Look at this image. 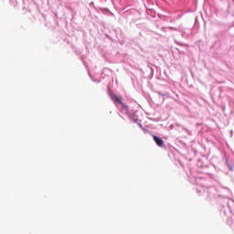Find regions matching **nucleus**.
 Here are the masks:
<instances>
[{"label": "nucleus", "instance_id": "nucleus-1", "mask_svg": "<svg viewBox=\"0 0 234 234\" xmlns=\"http://www.w3.org/2000/svg\"><path fill=\"white\" fill-rule=\"evenodd\" d=\"M197 193L198 195H204L207 193V198L213 202H217L219 207L220 215L224 217H229L231 215V204L233 200L229 197H231V189L228 186L222 185L216 186H200L197 188Z\"/></svg>", "mask_w": 234, "mask_h": 234}, {"label": "nucleus", "instance_id": "nucleus-2", "mask_svg": "<svg viewBox=\"0 0 234 234\" xmlns=\"http://www.w3.org/2000/svg\"><path fill=\"white\" fill-rule=\"evenodd\" d=\"M217 40L210 47V50H221L222 52H228L229 50V43L233 37L228 30H220L216 34Z\"/></svg>", "mask_w": 234, "mask_h": 234}, {"label": "nucleus", "instance_id": "nucleus-3", "mask_svg": "<svg viewBox=\"0 0 234 234\" xmlns=\"http://www.w3.org/2000/svg\"><path fill=\"white\" fill-rule=\"evenodd\" d=\"M109 96L112 101H113L114 105L116 106L121 105L122 107L121 112H123L124 111L125 114L128 116L131 122H133V123H138V122H140V119H138V115L136 114V112H134V110L129 109V105L122 101V97H119L114 92H109Z\"/></svg>", "mask_w": 234, "mask_h": 234}, {"label": "nucleus", "instance_id": "nucleus-4", "mask_svg": "<svg viewBox=\"0 0 234 234\" xmlns=\"http://www.w3.org/2000/svg\"><path fill=\"white\" fill-rule=\"evenodd\" d=\"M197 173H198L197 170L190 169L189 174H187V176L190 180H193L194 178V184H197L198 186V182H200V180H204V178L197 176Z\"/></svg>", "mask_w": 234, "mask_h": 234}, {"label": "nucleus", "instance_id": "nucleus-5", "mask_svg": "<svg viewBox=\"0 0 234 234\" xmlns=\"http://www.w3.org/2000/svg\"><path fill=\"white\" fill-rule=\"evenodd\" d=\"M152 136L157 147H165V142L164 141V139H162V137L155 134H152Z\"/></svg>", "mask_w": 234, "mask_h": 234}, {"label": "nucleus", "instance_id": "nucleus-6", "mask_svg": "<svg viewBox=\"0 0 234 234\" xmlns=\"http://www.w3.org/2000/svg\"><path fill=\"white\" fill-rule=\"evenodd\" d=\"M223 160L225 162V165L228 167L229 171H231L233 173L234 167H233V162L229 161L227 156L223 157Z\"/></svg>", "mask_w": 234, "mask_h": 234}, {"label": "nucleus", "instance_id": "nucleus-7", "mask_svg": "<svg viewBox=\"0 0 234 234\" xmlns=\"http://www.w3.org/2000/svg\"><path fill=\"white\" fill-rule=\"evenodd\" d=\"M176 127H182L183 131H185V133H186L188 136H191L193 134V133L189 129L182 126L180 123H176Z\"/></svg>", "mask_w": 234, "mask_h": 234}, {"label": "nucleus", "instance_id": "nucleus-8", "mask_svg": "<svg viewBox=\"0 0 234 234\" xmlns=\"http://www.w3.org/2000/svg\"><path fill=\"white\" fill-rule=\"evenodd\" d=\"M134 123H137L138 127H140V129H143L144 133H148V134H151V131H149L148 129L144 128V125L142 124V122H139L137 121V122H134Z\"/></svg>", "mask_w": 234, "mask_h": 234}, {"label": "nucleus", "instance_id": "nucleus-9", "mask_svg": "<svg viewBox=\"0 0 234 234\" xmlns=\"http://www.w3.org/2000/svg\"><path fill=\"white\" fill-rule=\"evenodd\" d=\"M148 16H151V17H156V11L154 9H147Z\"/></svg>", "mask_w": 234, "mask_h": 234}, {"label": "nucleus", "instance_id": "nucleus-10", "mask_svg": "<svg viewBox=\"0 0 234 234\" xmlns=\"http://www.w3.org/2000/svg\"><path fill=\"white\" fill-rule=\"evenodd\" d=\"M73 51L75 52V54H76L77 56H81V49H80V48H73Z\"/></svg>", "mask_w": 234, "mask_h": 234}, {"label": "nucleus", "instance_id": "nucleus-11", "mask_svg": "<svg viewBox=\"0 0 234 234\" xmlns=\"http://www.w3.org/2000/svg\"><path fill=\"white\" fill-rule=\"evenodd\" d=\"M158 96H162L163 100H165L167 98V93H163L162 91H157L156 92Z\"/></svg>", "mask_w": 234, "mask_h": 234}, {"label": "nucleus", "instance_id": "nucleus-12", "mask_svg": "<svg viewBox=\"0 0 234 234\" xmlns=\"http://www.w3.org/2000/svg\"><path fill=\"white\" fill-rule=\"evenodd\" d=\"M70 11H71L72 19H74V17L76 16V10H74L73 8H70Z\"/></svg>", "mask_w": 234, "mask_h": 234}, {"label": "nucleus", "instance_id": "nucleus-13", "mask_svg": "<svg viewBox=\"0 0 234 234\" xmlns=\"http://www.w3.org/2000/svg\"><path fill=\"white\" fill-rule=\"evenodd\" d=\"M90 78L91 81H93L94 83H100V80L92 78V76L90 74Z\"/></svg>", "mask_w": 234, "mask_h": 234}, {"label": "nucleus", "instance_id": "nucleus-14", "mask_svg": "<svg viewBox=\"0 0 234 234\" xmlns=\"http://www.w3.org/2000/svg\"><path fill=\"white\" fill-rule=\"evenodd\" d=\"M148 68L150 69V74L151 76H154V69H153L152 67H149Z\"/></svg>", "mask_w": 234, "mask_h": 234}, {"label": "nucleus", "instance_id": "nucleus-15", "mask_svg": "<svg viewBox=\"0 0 234 234\" xmlns=\"http://www.w3.org/2000/svg\"><path fill=\"white\" fill-rule=\"evenodd\" d=\"M9 1L11 3L12 6H16V5H17V1H16V0H9Z\"/></svg>", "mask_w": 234, "mask_h": 234}, {"label": "nucleus", "instance_id": "nucleus-16", "mask_svg": "<svg viewBox=\"0 0 234 234\" xmlns=\"http://www.w3.org/2000/svg\"><path fill=\"white\" fill-rule=\"evenodd\" d=\"M197 167H204V165H202V160L197 161Z\"/></svg>", "mask_w": 234, "mask_h": 234}, {"label": "nucleus", "instance_id": "nucleus-17", "mask_svg": "<svg viewBox=\"0 0 234 234\" xmlns=\"http://www.w3.org/2000/svg\"><path fill=\"white\" fill-rule=\"evenodd\" d=\"M175 43H176V45H181V46H184V47H187V45L182 44V43H180V42H178V41H176V40H175Z\"/></svg>", "mask_w": 234, "mask_h": 234}, {"label": "nucleus", "instance_id": "nucleus-18", "mask_svg": "<svg viewBox=\"0 0 234 234\" xmlns=\"http://www.w3.org/2000/svg\"><path fill=\"white\" fill-rule=\"evenodd\" d=\"M231 222H233V220H232V218H228V224L229 225V226H231Z\"/></svg>", "mask_w": 234, "mask_h": 234}, {"label": "nucleus", "instance_id": "nucleus-19", "mask_svg": "<svg viewBox=\"0 0 234 234\" xmlns=\"http://www.w3.org/2000/svg\"><path fill=\"white\" fill-rule=\"evenodd\" d=\"M105 37H107V39H110V41H112V37L111 36H109V34H106Z\"/></svg>", "mask_w": 234, "mask_h": 234}, {"label": "nucleus", "instance_id": "nucleus-20", "mask_svg": "<svg viewBox=\"0 0 234 234\" xmlns=\"http://www.w3.org/2000/svg\"><path fill=\"white\" fill-rule=\"evenodd\" d=\"M234 25L233 24H230V25H228L227 26V28H233Z\"/></svg>", "mask_w": 234, "mask_h": 234}, {"label": "nucleus", "instance_id": "nucleus-21", "mask_svg": "<svg viewBox=\"0 0 234 234\" xmlns=\"http://www.w3.org/2000/svg\"><path fill=\"white\" fill-rule=\"evenodd\" d=\"M178 164H179V165L184 166V164H182V161L178 160Z\"/></svg>", "mask_w": 234, "mask_h": 234}, {"label": "nucleus", "instance_id": "nucleus-22", "mask_svg": "<svg viewBox=\"0 0 234 234\" xmlns=\"http://www.w3.org/2000/svg\"><path fill=\"white\" fill-rule=\"evenodd\" d=\"M120 118H122V120H125V118H123V116H122V114L119 113Z\"/></svg>", "mask_w": 234, "mask_h": 234}, {"label": "nucleus", "instance_id": "nucleus-23", "mask_svg": "<svg viewBox=\"0 0 234 234\" xmlns=\"http://www.w3.org/2000/svg\"><path fill=\"white\" fill-rule=\"evenodd\" d=\"M80 59L82 60V62H83V59H84V58H83V56H80Z\"/></svg>", "mask_w": 234, "mask_h": 234}]
</instances>
